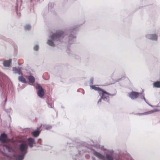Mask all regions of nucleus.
I'll list each match as a JSON object with an SVG mask.
<instances>
[{
  "label": "nucleus",
  "instance_id": "nucleus-20",
  "mask_svg": "<svg viewBox=\"0 0 160 160\" xmlns=\"http://www.w3.org/2000/svg\"><path fill=\"white\" fill-rule=\"evenodd\" d=\"M39 47L37 45H36L34 47V49L35 51H38V49Z\"/></svg>",
  "mask_w": 160,
  "mask_h": 160
},
{
  "label": "nucleus",
  "instance_id": "nucleus-18",
  "mask_svg": "<svg viewBox=\"0 0 160 160\" xmlns=\"http://www.w3.org/2000/svg\"><path fill=\"white\" fill-rule=\"evenodd\" d=\"M48 43L50 46H54V44L53 42L51 40H48Z\"/></svg>",
  "mask_w": 160,
  "mask_h": 160
},
{
  "label": "nucleus",
  "instance_id": "nucleus-13",
  "mask_svg": "<svg viewBox=\"0 0 160 160\" xmlns=\"http://www.w3.org/2000/svg\"><path fill=\"white\" fill-rule=\"evenodd\" d=\"M28 79L29 82L32 83H33L35 82V78L34 77L30 76L28 77Z\"/></svg>",
  "mask_w": 160,
  "mask_h": 160
},
{
  "label": "nucleus",
  "instance_id": "nucleus-7",
  "mask_svg": "<svg viewBox=\"0 0 160 160\" xmlns=\"http://www.w3.org/2000/svg\"><path fill=\"white\" fill-rule=\"evenodd\" d=\"M13 70L16 73H18L19 75H22V73L21 72V69L19 68H13Z\"/></svg>",
  "mask_w": 160,
  "mask_h": 160
},
{
  "label": "nucleus",
  "instance_id": "nucleus-15",
  "mask_svg": "<svg viewBox=\"0 0 160 160\" xmlns=\"http://www.w3.org/2000/svg\"><path fill=\"white\" fill-rule=\"evenodd\" d=\"M94 154L100 158L102 159L103 158V157L102 155L100 153H98V152H95L94 153Z\"/></svg>",
  "mask_w": 160,
  "mask_h": 160
},
{
  "label": "nucleus",
  "instance_id": "nucleus-1",
  "mask_svg": "<svg viewBox=\"0 0 160 160\" xmlns=\"http://www.w3.org/2000/svg\"><path fill=\"white\" fill-rule=\"evenodd\" d=\"M64 32L61 30H58L56 33H54L51 36V38L54 40H59L61 38H63Z\"/></svg>",
  "mask_w": 160,
  "mask_h": 160
},
{
  "label": "nucleus",
  "instance_id": "nucleus-6",
  "mask_svg": "<svg viewBox=\"0 0 160 160\" xmlns=\"http://www.w3.org/2000/svg\"><path fill=\"white\" fill-rule=\"evenodd\" d=\"M8 140L6 135L4 134H1L0 137V141L2 142H5Z\"/></svg>",
  "mask_w": 160,
  "mask_h": 160
},
{
  "label": "nucleus",
  "instance_id": "nucleus-2",
  "mask_svg": "<svg viewBox=\"0 0 160 160\" xmlns=\"http://www.w3.org/2000/svg\"><path fill=\"white\" fill-rule=\"evenodd\" d=\"M139 96H142L141 98L145 100L144 96V93L142 92L139 93L135 92H132L129 93V96L132 99H134L138 98Z\"/></svg>",
  "mask_w": 160,
  "mask_h": 160
},
{
  "label": "nucleus",
  "instance_id": "nucleus-8",
  "mask_svg": "<svg viewBox=\"0 0 160 160\" xmlns=\"http://www.w3.org/2000/svg\"><path fill=\"white\" fill-rule=\"evenodd\" d=\"M11 62V59H10L8 60L5 61L3 62V65L5 67H9Z\"/></svg>",
  "mask_w": 160,
  "mask_h": 160
},
{
  "label": "nucleus",
  "instance_id": "nucleus-22",
  "mask_svg": "<svg viewBox=\"0 0 160 160\" xmlns=\"http://www.w3.org/2000/svg\"><path fill=\"white\" fill-rule=\"evenodd\" d=\"M4 147H6L7 148V149H8V147H7V146H4Z\"/></svg>",
  "mask_w": 160,
  "mask_h": 160
},
{
  "label": "nucleus",
  "instance_id": "nucleus-14",
  "mask_svg": "<svg viewBox=\"0 0 160 160\" xmlns=\"http://www.w3.org/2000/svg\"><path fill=\"white\" fill-rule=\"evenodd\" d=\"M29 142V145L30 147H32V144L34 142V140L31 138H29L28 139Z\"/></svg>",
  "mask_w": 160,
  "mask_h": 160
},
{
  "label": "nucleus",
  "instance_id": "nucleus-3",
  "mask_svg": "<svg viewBox=\"0 0 160 160\" xmlns=\"http://www.w3.org/2000/svg\"><path fill=\"white\" fill-rule=\"evenodd\" d=\"M99 94L101 97V98L99 100H101V99L107 100L108 99L109 96L112 95V94L107 92L102 89L99 92Z\"/></svg>",
  "mask_w": 160,
  "mask_h": 160
},
{
  "label": "nucleus",
  "instance_id": "nucleus-11",
  "mask_svg": "<svg viewBox=\"0 0 160 160\" xmlns=\"http://www.w3.org/2000/svg\"><path fill=\"white\" fill-rule=\"evenodd\" d=\"M18 80L24 83H26L27 82V81L25 78H24L22 76H19L18 77Z\"/></svg>",
  "mask_w": 160,
  "mask_h": 160
},
{
  "label": "nucleus",
  "instance_id": "nucleus-17",
  "mask_svg": "<svg viewBox=\"0 0 160 160\" xmlns=\"http://www.w3.org/2000/svg\"><path fill=\"white\" fill-rule=\"evenodd\" d=\"M39 133L40 132L38 130H36L32 132V134L35 137H37Z\"/></svg>",
  "mask_w": 160,
  "mask_h": 160
},
{
  "label": "nucleus",
  "instance_id": "nucleus-5",
  "mask_svg": "<svg viewBox=\"0 0 160 160\" xmlns=\"http://www.w3.org/2000/svg\"><path fill=\"white\" fill-rule=\"evenodd\" d=\"M28 148V144L26 142H23L20 146V149L22 152H26Z\"/></svg>",
  "mask_w": 160,
  "mask_h": 160
},
{
  "label": "nucleus",
  "instance_id": "nucleus-10",
  "mask_svg": "<svg viewBox=\"0 0 160 160\" xmlns=\"http://www.w3.org/2000/svg\"><path fill=\"white\" fill-rule=\"evenodd\" d=\"M149 37L150 39L155 40H157L158 38V36L155 34L150 35Z\"/></svg>",
  "mask_w": 160,
  "mask_h": 160
},
{
  "label": "nucleus",
  "instance_id": "nucleus-19",
  "mask_svg": "<svg viewBox=\"0 0 160 160\" xmlns=\"http://www.w3.org/2000/svg\"><path fill=\"white\" fill-rule=\"evenodd\" d=\"M31 27L29 25H27L25 26L24 28L26 30H29L31 29Z\"/></svg>",
  "mask_w": 160,
  "mask_h": 160
},
{
  "label": "nucleus",
  "instance_id": "nucleus-4",
  "mask_svg": "<svg viewBox=\"0 0 160 160\" xmlns=\"http://www.w3.org/2000/svg\"><path fill=\"white\" fill-rule=\"evenodd\" d=\"M36 88L38 90V96L40 97H42L44 94V92L42 87L40 85H38L36 87Z\"/></svg>",
  "mask_w": 160,
  "mask_h": 160
},
{
  "label": "nucleus",
  "instance_id": "nucleus-12",
  "mask_svg": "<svg viewBox=\"0 0 160 160\" xmlns=\"http://www.w3.org/2000/svg\"><path fill=\"white\" fill-rule=\"evenodd\" d=\"M153 87L157 88H160V81L154 82L153 83Z\"/></svg>",
  "mask_w": 160,
  "mask_h": 160
},
{
  "label": "nucleus",
  "instance_id": "nucleus-21",
  "mask_svg": "<svg viewBox=\"0 0 160 160\" xmlns=\"http://www.w3.org/2000/svg\"><path fill=\"white\" fill-rule=\"evenodd\" d=\"M107 157L108 160H113L112 158L109 155H107Z\"/></svg>",
  "mask_w": 160,
  "mask_h": 160
},
{
  "label": "nucleus",
  "instance_id": "nucleus-9",
  "mask_svg": "<svg viewBox=\"0 0 160 160\" xmlns=\"http://www.w3.org/2000/svg\"><path fill=\"white\" fill-rule=\"evenodd\" d=\"M91 87L92 89H93L95 90L98 91L99 93L102 90V89L100 88L99 87H97L95 85H92V86H91Z\"/></svg>",
  "mask_w": 160,
  "mask_h": 160
},
{
  "label": "nucleus",
  "instance_id": "nucleus-16",
  "mask_svg": "<svg viewBox=\"0 0 160 160\" xmlns=\"http://www.w3.org/2000/svg\"><path fill=\"white\" fill-rule=\"evenodd\" d=\"M16 158L17 160H22L23 158V156L22 155H18Z\"/></svg>",
  "mask_w": 160,
  "mask_h": 160
}]
</instances>
